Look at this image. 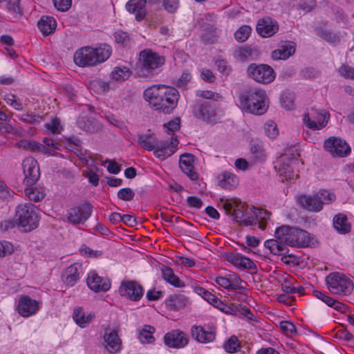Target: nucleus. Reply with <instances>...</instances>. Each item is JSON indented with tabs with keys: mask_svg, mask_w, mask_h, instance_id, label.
Instances as JSON below:
<instances>
[{
	"mask_svg": "<svg viewBox=\"0 0 354 354\" xmlns=\"http://www.w3.org/2000/svg\"><path fill=\"white\" fill-rule=\"evenodd\" d=\"M274 236V239L265 241L264 246L274 255L287 252L288 246L303 248L315 247L317 243L315 236L306 230L286 225L277 227Z\"/></svg>",
	"mask_w": 354,
	"mask_h": 354,
	"instance_id": "1",
	"label": "nucleus"
},
{
	"mask_svg": "<svg viewBox=\"0 0 354 354\" xmlns=\"http://www.w3.org/2000/svg\"><path fill=\"white\" fill-rule=\"evenodd\" d=\"M143 96L153 109L170 113L176 107L180 95L174 87L158 84L146 88Z\"/></svg>",
	"mask_w": 354,
	"mask_h": 354,
	"instance_id": "2",
	"label": "nucleus"
},
{
	"mask_svg": "<svg viewBox=\"0 0 354 354\" xmlns=\"http://www.w3.org/2000/svg\"><path fill=\"white\" fill-rule=\"evenodd\" d=\"M111 52V47L107 44L100 45L95 48L86 46L78 49L73 59L75 63L79 66H92L108 59Z\"/></svg>",
	"mask_w": 354,
	"mask_h": 354,
	"instance_id": "3",
	"label": "nucleus"
},
{
	"mask_svg": "<svg viewBox=\"0 0 354 354\" xmlns=\"http://www.w3.org/2000/svg\"><path fill=\"white\" fill-rule=\"evenodd\" d=\"M243 109L255 115H263L268 108L266 92L260 88H250L239 95Z\"/></svg>",
	"mask_w": 354,
	"mask_h": 354,
	"instance_id": "4",
	"label": "nucleus"
},
{
	"mask_svg": "<svg viewBox=\"0 0 354 354\" xmlns=\"http://www.w3.org/2000/svg\"><path fill=\"white\" fill-rule=\"evenodd\" d=\"M243 207V205L239 204V206L234 208L232 215L236 222L245 226L258 223L259 227L264 230L266 227L267 221L270 218V214L266 210L254 208L252 214L250 212H245Z\"/></svg>",
	"mask_w": 354,
	"mask_h": 354,
	"instance_id": "5",
	"label": "nucleus"
},
{
	"mask_svg": "<svg viewBox=\"0 0 354 354\" xmlns=\"http://www.w3.org/2000/svg\"><path fill=\"white\" fill-rule=\"evenodd\" d=\"M335 195L326 189H320L313 195H301L297 198L299 205L308 212H319L323 205L335 200Z\"/></svg>",
	"mask_w": 354,
	"mask_h": 354,
	"instance_id": "6",
	"label": "nucleus"
},
{
	"mask_svg": "<svg viewBox=\"0 0 354 354\" xmlns=\"http://www.w3.org/2000/svg\"><path fill=\"white\" fill-rule=\"evenodd\" d=\"M165 62L163 56L153 51L150 48L141 50L139 53V64L141 67L136 71L140 77H149L153 75V71L161 67Z\"/></svg>",
	"mask_w": 354,
	"mask_h": 354,
	"instance_id": "7",
	"label": "nucleus"
},
{
	"mask_svg": "<svg viewBox=\"0 0 354 354\" xmlns=\"http://www.w3.org/2000/svg\"><path fill=\"white\" fill-rule=\"evenodd\" d=\"M37 208L32 203L20 204L16 207L15 221L24 232H30L38 227Z\"/></svg>",
	"mask_w": 354,
	"mask_h": 354,
	"instance_id": "8",
	"label": "nucleus"
},
{
	"mask_svg": "<svg viewBox=\"0 0 354 354\" xmlns=\"http://www.w3.org/2000/svg\"><path fill=\"white\" fill-rule=\"evenodd\" d=\"M299 153L294 150L291 153H286L279 159V174L281 181L295 182L298 174L295 171V167L299 164Z\"/></svg>",
	"mask_w": 354,
	"mask_h": 354,
	"instance_id": "9",
	"label": "nucleus"
},
{
	"mask_svg": "<svg viewBox=\"0 0 354 354\" xmlns=\"http://www.w3.org/2000/svg\"><path fill=\"white\" fill-rule=\"evenodd\" d=\"M330 118V113L323 109L312 107L303 115V124L308 129L317 131L324 128Z\"/></svg>",
	"mask_w": 354,
	"mask_h": 354,
	"instance_id": "10",
	"label": "nucleus"
},
{
	"mask_svg": "<svg viewBox=\"0 0 354 354\" xmlns=\"http://www.w3.org/2000/svg\"><path fill=\"white\" fill-rule=\"evenodd\" d=\"M328 288L333 294L348 295L353 290V282L345 275L339 273H331L326 278Z\"/></svg>",
	"mask_w": 354,
	"mask_h": 354,
	"instance_id": "11",
	"label": "nucleus"
},
{
	"mask_svg": "<svg viewBox=\"0 0 354 354\" xmlns=\"http://www.w3.org/2000/svg\"><path fill=\"white\" fill-rule=\"evenodd\" d=\"M248 73L256 82L262 84L270 83L275 78L274 70L267 64H251L248 68Z\"/></svg>",
	"mask_w": 354,
	"mask_h": 354,
	"instance_id": "12",
	"label": "nucleus"
},
{
	"mask_svg": "<svg viewBox=\"0 0 354 354\" xmlns=\"http://www.w3.org/2000/svg\"><path fill=\"white\" fill-rule=\"evenodd\" d=\"M324 147L333 157H345L351 153V147L339 137H330L324 141Z\"/></svg>",
	"mask_w": 354,
	"mask_h": 354,
	"instance_id": "13",
	"label": "nucleus"
},
{
	"mask_svg": "<svg viewBox=\"0 0 354 354\" xmlns=\"http://www.w3.org/2000/svg\"><path fill=\"white\" fill-rule=\"evenodd\" d=\"M93 207L89 203H84L68 210L67 220L74 224H83L91 215Z\"/></svg>",
	"mask_w": 354,
	"mask_h": 354,
	"instance_id": "14",
	"label": "nucleus"
},
{
	"mask_svg": "<svg viewBox=\"0 0 354 354\" xmlns=\"http://www.w3.org/2000/svg\"><path fill=\"white\" fill-rule=\"evenodd\" d=\"M178 144V139L173 136L170 140L158 141L157 140L153 154L156 158L164 160L175 153Z\"/></svg>",
	"mask_w": 354,
	"mask_h": 354,
	"instance_id": "15",
	"label": "nucleus"
},
{
	"mask_svg": "<svg viewBox=\"0 0 354 354\" xmlns=\"http://www.w3.org/2000/svg\"><path fill=\"white\" fill-rule=\"evenodd\" d=\"M22 167L25 176L24 183L28 186L32 185L40 176L37 161L32 157H28L24 160Z\"/></svg>",
	"mask_w": 354,
	"mask_h": 354,
	"instance_id": "16",
	"label": "nucleus"
},
{
	"mask_svg": "<svg viewBox=\"0 0 354 354\" xmlns=\"http://www.w3.org/2000/svg\"><path fill=\"white\" fill-rule=\"evenodd\" d=\"M39 308V302L28 295H22L19 299L17 310L24 317H29L35 315Z\"/></svg>",
	"mask_w": 354,
	"mask_h": 354,
	"instance_id": "17",
	"label": "nucleus"
},
{
	"mask_svg": "<svg viewBox=\"0 0 354 354\" xmlns=\"http://www.w3.org/2000/svg\"><path fill=\"white\" fill-rule=\"evenodd\" d=\"M119 293L131 301H138L143 295L142 286L136 281H124L119 288Z\"/></svg>",
	"mask_w": 354,
	"mask_h": 354,
	"instance_id": "18",
	"label": "nucleus"
},
{
	"mask_svg": "<svg viewBox=\"0 0 354 354\" xmlns=\"http://www.w3.org/2000/svg\"><path fill=\"white\" fill-rule=\"evenodd\" d=\"M122 341L115 329L106 328L103 336V346L109 353H114L120 351Z\"/></svg>",
	"mask_w": 354,
	"mask_h": 354,
	"instance_id": "19",
	"label": "nucleus"
},
{
	"mask_svg": "<svg viewBox=\"0 0 354 354\" xmlns=\"http://www.w3.org/2000/svg\"><path fill=\"white\" fill-rule=\"evenodd\" d=\"M86 283L88 288L96 292H106L111 287L109 279L99 276L95 271H91L88 274Z\"/></svg>",
	"mask_w": 354,
	"mask_h": 354,
	"instance_id": "20",
	"label": "nucleus"
},
{
	"mask_svg": "<svg viewBox=\"0 0 354 354\" xmlns=\"http://www.w3.org/2000/svg\"><path fill=\"white\" fill-rule=\"evenodd\" d=\"M225 259L236 268L254 270L257 269L255 263L249 258H247L238 252H227L224 255Z\"/></svg>",
	"mask_w": 354,
	"mask_h": 354,
	"instance_id": "21",
	"label": "nucleus"
},
{
	"mask_svg": "<svg viewBox=\"0 0 354 354\" xmlns=\"http://www.w3.org/2000/svg\"><path fill=\"white\" fill-rule=\"evenodd\" d=\"M193 113L196 118L207 122H214L216 116L215 110L207 102H197L194 106Z\"/></svg>",
	"mask_w": 354,
	"mask_h": 354,
	"instance_id": "22",
	"label": "nucleus"
},
{
	"mask_svg": "<svg viewBox=\"0 0 354 354\" xmlns=\"http://www.w3.org/2000/svg\"><path fill=\"white\" fill-rule=\"evenodd\" d=\"M164 341L167 346L176 348H183L188 344L186 335L179 330H174L166 333Z\"/></svg>",
	"mask_w": 354,
	"mask_h": 354,
	"instance_id": "23",
	"label": "nucleus"
},
{
	"mask_svg": "<svg viewBox=\"0 0 354 354\" xmlns=\"http://www.w3.org/2000/svg\"><path fill=\"white\" fill-rule=\"evenodd\" d=\"M277 22L270 17L261 19L257 24V32L263 37H270L278 31Z\"/></svg>",
	"mask_w": 354,
	"mask_h": 354,
	"instance_id": "24",
	"label": "nucleus"
},
{
	"mask_svg": "<svg viewBox=\"0 0 354 354\" xmlns=\"http://www.w3.org/2000/svg\"><path fill=\"white\" fill-rule=\"evenodd\" d=\"M194 157L192 154L185 153L180 156L179 166L181 170L192 180L198 178V174L194 167Z\"/></svg>",
	"mask_w": 354,
	"mask_h": 354,
	"instance_id": "25",
	"label": "nucleus"
},
{
	"mask_svg": "<svg viewBox=\"0 0 354 354\" xmlns=\"http://www.w3.org/2000/svg\"><path fill=\"white\" fill-rule=\"evenodd\" d=\"M252 160L254 163L263 162L266 160V153L263 142L257 138H252L250 143Z\"/></svg>",
	"mask_w": 354,
	"mask_h": 354,
	"instance_id": "26",
	"label": "nucleus"
},
{
	"mask_svg": "<svg viewBox=\"0 0 354 354\" xmlns=\"http://www.w3.org/2000/svg\"><path fill=\"white\" fill-rule=\"evenodd\" d=\"M295 52V44L292 41L281 44L279 48L273 50L271 57L274 60L287 59Z\"/></svg>",
	"mask_w": 354,
	"mask_h": 354,
	"instance_id": "27",
	"label": "nucleus"
},
{
	"mask_svg": "<svg viewBox=\"0 0 354 354\" xmlns=\"http://www.w3.org/2000/svg\"><path fill=\"white\" fill-rule=\"evenodd\" d=\"M126 8L135 15L138 21L143 19L146 15L145 0H130L126 4Z\"/></svg>",
	"mask_w": 354,
	"mask_h": 354,
	"instance_id": "28",
	"label": "nucleus"
},
{
	"mask_svg": "<svg viewBox=\"0 0 354 354\" xmlns=\"http://www.w3.org/2000/svg\"><path fill=\"white\" fill-rule=\"evenodd\" d=\"M73 317L80 327L86 328L93 321L95 315L93 313L85 312L81 307H76L73 310Z\"/></svg>",
	"mask_w": 354,
	"mask_h": 354,
	"instance_id": "29",
	"label": "nucleus"
},
{
	"mask_svg": "<svg viewBox=\"0 0 354 354\" xmlns=\"http://www.w3.org/2000/svg\"><path fill=\"white\" fill-rule=\"evenodd\" d=\"M192 337L200 343H208L215 339V333L212 330H205L202 326H194L192 328Z\"/></svg>",
	"mask_w": 354,
	"mask_h": 354,
	"instance_id": "30",
	"label": "nucleus"
},
{
	"mask_svg": "<svg viewBox=\"0 0 354 354\" xmlns=\"http://www.w3.org/2000/svg\"><path fill=\"white\" fill-rule=\"evenodd\" d=\"M218 185L226 189H232L239 185V178L230 171H223L218 176Z\"/></svg>",
	"mask_w": 354,
	"mask_h": 354,
	"instance_id": "31",
	"label": "nucleus"
},
{
	"mask_svg": "<svg viewBox=\"0 0 354 354\" xmlns=\"http://www.w3.org/2000/svg\"><path fill=\"white\" fill-rule=\"evenodd\" d=\"M81 266L75 263L68 267L63 273V281L68 286H73L79 279Z\"/></svg>",
	"mask_w": 354,
	"mask_h": 354,
	"instance_id": "32",
	"label": "nucleus"
},
{
	"mask_svg": "<svg viewBox=\"0 0 354 354\" xmlns=\"http://www.w3.org/2000/svg\"><path fill=\"white\" fill-rule=\"evenodd\" d=\"M77 124L81 129L87 132H97L101 129V124L94 118L87 116L80 117L77 121Z\"/></svg>",
	"mask_w": 354,
	"mask_h": 354,
	"instance_id": "33",
	"label": "nucleus"
},
{
	"mask_svg": "<svg viewBox=\"0 0 354 354\" xmlns=\"http://www.w3.org/2000/svg\"><path fill=\"white\" fill-rule=\"evenodd\" d=\"M40 31L46 35L53 33L57 26V22L53 17L43 16L37 23Z\"/></svg>",
	"mask_w": 354,
	"mask_h": 354,
	"instance_id": "34",
	"label": "nucleus"
},
{
	"mask_svg": "<svg viewBox=\"0 0 354 354\" xmlns=\"http://www.w3.org/2000/svg\"><path fill=\"white\" fill-rule=\"evenodd\" d=\"M187 301V298L185 295H174L167 299L166 306L169 310L176 311L184 308Z\"/></svg>",
	"mask_w": 354,
	"mask_h": 354,
	"instance_id": "35",
	"label": "nucleus"
},
{
	"mask_svg": "<svg viewBox=\"0 0 354 354\" xmlns=\"http://www.w3.org/2000/svg\"><path fill=\"white\" fill-rule=\"evenodd\" d=\"M137 142L143 149L147 151H153L156 143V138L151 133H138Z\"/></svg>",
	"mask_w": 354,
	"mask_h": 354,
	"instance_id": "36",
	"label": "nucleus"
},
{
	"mask_svg": "<svg viewBox=\"0 0 354 354\" xmlns=\"http://www.w3.org/2000/svg\"><path fill=\"white\" fill-rule=\"evenodd\" d=\"M333 226L340 234H346L350 232L351 225L347 221L346 215L338 214L333 218Z\"/></svg>",
	"mask_w": 354,
	"mask_h": 354,
	"instance_id": "37",
	"label": "nucleus"
},
{
	"mask_svg": "<svg viewBox=\"0 0 354 354\" xmlns=\"http://www.w3.org/2000/svg\"><path fill=\"white\" fill-rule=\"evenodd\" d=\"M155 333V328L149 325H145L138 331V339L142 344H149L154 341L153 334Z\"/></svg>",
	"mask_w": 354,
	"mask_h": 354,
	"instance_id": "38",
	"label": "nucleus"
},
{
	"mask_svg": "<svg viewBox=\"0 0 354 354\" xmlns=\"http://www.w3.org/2000/svg\"><path fill=\"white\" fill-rule=\"evenodd\" d=\"M162 277L170 284L175 287H182L183 283L180 281L179 278L175 275L171 268L165 267L162 269Z\"/></svg>",
	"mask_w": 354,
	"mask_h": 354,
	"instance_id": "39",
	"label": "nucleus"
},
{
	"mask_svg": "<svg viewBox=\"0 0 354 354\" xmlns=\"http://www.w3.org/2000/svg\"><path fill=\"white\" fill-rule=\"evenodd\" d=\"M131 73L127 67H116L112 71L111 76L113 80L118 82H123L130 77Z\"/></svg>",
	"mask_w": 354,
	"mask_h": 354,
	"instance_id": "40",
	"label": "nucleus"
},
{
	"mask_svg": "<svg viewBox=\"0 0 354 354\" xmlns=\"http://www.w3.org/2000/svg\"><path fill=\"white\" fill-rule=\"evenodd\" d=\"M235 53L239 60L245 62L254 55L255 50L249 47H243L240 48Z\"/></svg>",
	"mask_w": 354,
	"mask_h": 354,
	"instance_id": "41",
	"label": "nucleus"
},
{
	"mask_svg": "<svg viewBox=\"0 0 354 354\" xmlns=\"http://www.w3.org/2000/svg\"><path fill=\"white\" fill-rule=\"evenodd\" d=\"M250 32L251 28L250 26H242L234 32V37L239 42H243L248 39Z\"/></svg>",
	"mask_w": 354,
	"mask_h": 354,
	"instance_id": "42",
	"label": "nucleus"
},
{
	"mask_svg": "<svg viewBox=\"0 0 354 354\" xmlns=\"http://www.w3.org/2000/svg\"><path fill=\"white\" fill-rule=\"evenodd\" d=\"M99 168L94 167L93 168H90L88 170L84 171L83 176L87 178L89 183L93 186H97L99 183V176L97 174Z\"/></svg>",
	"mask_w": 354,
	"mask_h": 354,
	"instance_id": "43",
	"label": "nucleus"
},
{
	"mask_svg": "<svg viewBox=\"0 0 354 354\" xmlns=\"http://www.w3.org/2000/svg\"><path fill=\"white\" fill-rule=\"evenodd\" d=\"M91 87L97 92H105L109 89V84L101 79H96L91 82Z\"/></svg>",
	"mask_w": 354,
	"mask_h": 354,
	"instance_id": "44",
	"label": "nucleus"
},
{
	"mask_svg": "<svg viewBox=\"0 0 354 354\" xmlns=\"http://www.w3.org/2000/svg\"><path fill=\"white\" fill-rule=\"evenodd\" d=\"M25 194L28 198L32 201L37 202L44 198V194L37 189L28 187L25 189Z\"/></svg>",
	"mask_w": 354,
	"mask_h": 354,
	"instance_id": "45",
	"label": "nucleus"
},
{
	"mask_svg": "<svg viewBox=\"0 0 354 354\" xmlns=\"http://www.w3.org/2000/svg\"><path fill=\"white\" fill-rule=\"evenodd\" d=\"M264 129L267 136L271 139L275 138L279 135L277 124L272 120H269L265 124Z\"/></svg>",
	"mask_w": 354,
	"mask_h": 354,
	"instance_id": "46",
	"label": "nucleus"
},
{
	"mask_svg": "<svg viewBox=\"0 0 354 354\" xmlns=\"http://www.w3.org/2000/svg\"><path fill=\"white\" fill-rule=\"evenodd\" d=\"M4 100L6 102L12 106L15 109L21 111L24 109L22 103L17 100L15 95L12 94H7L4 96Z\"/></svg>",
	"mask_w": 354,
	"mask_h": 354,
	"instance_id": "47",
	"label": "nucleus"
},
{
	"mask_svg": "<svg viewBox=\"0 0 354 354\" xmlns=\"http://www.w3.org/2000/svg\"><path fill=\"white\" fill-rule=\"evenodd\" d=\"M281 330L288 336L296 333V328L293 323L288 321H282L279 324Z\"/></svg>",
	"mask_w": 354,
	"mask_h": 354,
	"instance_id": "48",
	"label": "nucleus"
},
{
	"mask_svg": "<svg viewBox=\"0 0 354 354\" xmlns=\"http://www.w3.org/2000/svg\"><path fill=\"white\" fill-rule=\"evenodd\" d=\"M20 0H9L8 9L12 12L15 18H19L22 15V11L19 7Z\"/></svg>",
	"mask_w": 354,
	"mask_h": 354,
	"instance_id": "49",
	"label": "nucleus"
},
{
	"mask_svg": "<svg viewBox=\"0 0 354 354\" xmlns=\"http://www.w3.org/2000/svg\"><path fill=\"white\" fill-rule=\"evenodd\" d=\"M281 103L282 106L288 110L294 109L295 104L293 95L291 93L283 94L281 97Z\"/></svg>",
	"mask_w": 354,
	"mask_h": 354,
	"instance_id": "50",
	"label": "nucleus"
},
{
	"mask_svg": "<svg viewBox=\"0 0 354 354\" xmlns=\"http://www.w3.org/2000/svg\"><path fill=\"white\" fill-rule=\"evenodd\" d=\"M134 196V191L129 187L120 189L118 192V198L122 201H131Z\"/></svg>",
	"mask_w": 354,
	"mask_h": 354,
	"instance_id": "51",
	"label": "nucleus"
},
{
	"mask_svg": "<svg viewBox=\"0 0 354 354\" xmlns=\"http://www.w3.org/2000/svg\"><path fill=\"white\" fill-rule=\"evenodd\" d=\"M239 346V342L236 337H231L227 343L224 344L225 350L228 353H234L236 351V348Z\"/></svg>",
	"mask_w": 354,
	"mask_h": 354,
	"instance_id": "52",
	"label": "nucleus"
},
{
	"mask_svg": "<svg viewBox=\"0 0 354 354\" xmlns=\"http://www.w3.org/2000/svg\"><path fill=\"white\" fill-rule=\"evenodd\" d=\"M45 127L53 133H59L62 129L59 121L57 119H53L45 124Z\"/></svg>",
	"mask_w": 354,
	"mask_h": 354,
	"instance_id": "53",
	"label": "nucleus"
},
{
	"mask_svg": "<svg viewBox=\"0 0 354 354\" xmlns=\"http://www.w3.org/2000/svg\"><path fill=\"white\" fill-rule=\"evenodd\" d=\"M55 7L59 11H67L71 6L72 0H53Z\"/></svg>",
	"mask_w": 354,
	"mask_h": 354,
	"instance_id": "54",
	"label": "nucleus"
},
{
	"mask_svg": "<svg viewBox=\"0 0 354 354\" xmlns=\"http://www.w3.org/2000/svg\"><path fill=\"white\" fill-rule=\"evenodd\" d=\"M164 8L169 13L175 12L179 7L178 0H163Z\"/></svg>",
	"mask_w": 354,
	"mask_h": 354,
	"instance_id": "55",
	"label": "nucleus"
},
{
	"mask_svg": "<svg viewBox=\"0 0 354 354\" xmlns=\"http://www.w3.org/2000/svg\"><path fill=\"white\" fill-rule=\"evenodd\" d=\"M196 95L199 97H202L205 99L218 100L221 97L217 93L212 92L211 91H197Z\"/></svg>",
	"mask_w": 354,
	"mask_h": 354,
	"instance_id": "56",
	"label": "nucleus"
},
{
	"mask_svg": "<svg viewBox=\"0 0 354 354\" xmlns=\"http://www.w3.org/2000/svg\"><path fill=\"white\" fill-rule=\"evenodd\" d=\"M12 245L7 241L0 242V257H3L13 252Z\"/></svg>",
	"mask_w": 354,
	"mask_h": 354,
	"instance_id": "57",
	"label": "nucleus"
},
{
	"mask_svg": "<svg viewBox=\"0 0 354 354\" xmlns=\"http://www.w3.org/2000/svg\"><path fill=\"white\" fill-rule=\"evenodd\" d=\"M165 128L167 129L166 131L169 135H172L173 132L177 131L180 128V119L175 118L173 120L169 121L168 123L165 124Z\"/></svg>",
	"mask_w": 354,
	"mask_h": 354,
	"instance_id": "58",
	"label": "nucleus"
},
{
	"mask_svg": "<svg viewBox=\"0 0 354 354\" xmlns=\"http://www.w3.org/2000/svg\"><path fill=\"white\" fill-rule=\"evenodd\" d=\"M229 282H230L231 290H238L241 289L242 288L240 286V284L243 282V280L236 274H230Z\"/></svg>",
	"mask_w": 354,
	"mask_h": 354,
	"instance_id": "59",
	"label": "nucleus"
},
{
	"mask_svg": "<svg viewBox=\"0 0 354 354\" xmlns=\"http://www.w3.org/2000/svg\"><path fill=\"white\" fill-rule=\"evenodd\" d=\"M320 37L330 43H336L339 41V36L331 31H323L321 32Z\"/></svg>",
	"mask_w": 354,
	"mask_h": 354,
	"instance_id": "60",
	"label": "nucleus"
},
{
	"mask_svg": "<svg viewBox=\"0 0 354 354\" xmlns=\"http://www.w3.org/2000/svg\"><path fill=\"white\" fill-rule=\"evenodd\" d=\"M239 204H237L235 201L232 200H225L222 201L223 208L225 209V212L227 214H231L232 212L234 210V208L239 206Z\"/></svg>",
	"mask_w": 354,
	"mask_h": 354,
	"instance_id": "61",
	"label": "nucleus"
},
{
	"mask_svg": "<svg viewBox=\"0 0 354 354\" xmlns=\"http://www.w3.org/2000/svg\"><path fill=\"white\" fill-rule=\"evenodd\" d=\"M188 205L190 207L200 209L203 205L202 201L196 196H189L187 199Z\"/></svg>",
	"mask_w": 354,
	"mask_h": 354,
	"instance_id": "62",
	"label": "nucleus"
},
{
	"mask_svg": "<svg viewBox=\"0 0 354 354\" xmlns=\"http://www.w3.org/2000/svg\"><path fill=\"white\" fill-rule=\"evenodd\" d=\"M339 73L345 78L354 79V68L343 66L339 69Z\"/></svg>",
	"mask_w": 354,
	"mask_h": 354,
	"instance_id": "63",
	"label": "nucleus"
},
{
	"mask_svg": "<svg viewBox=\"0 0 354 354\" xmlns=\"http://www.w3.org/2000/svg\"><path fill=\"white\" fill-rule=\"evenodd\" d=\"M115 38L116 42L121 44H126L129 41L128 34L123 31L115 32Z\"/></svg>",
	"mask_w": 354,
	"mask_h": 354,
	"instance_id": "64",
	"label": "nucleus"
}]
</instances>
